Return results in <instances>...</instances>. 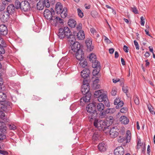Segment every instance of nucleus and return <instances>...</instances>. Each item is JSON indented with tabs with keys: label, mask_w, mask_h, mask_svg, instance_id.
Masks as SVG:
<instances>
[{
	"label": "nucleus",
	"mask_w": 155,
	"mask_h": 155,
	"mask_svg": "<svg viewBox=\"0 0 155 155\" xmlns=\"http://www.w3.org/2000/svg\"><path fill=\"white\" fill-rule=\"evenodd\" d=\"M96 103L93 101L92 103L88 104L86 107L87 115L90 121L94 119L97 116V114L96 110Z\"/></svg>",
	"instance_id": "obj_1"
},
{
	"label": "nucleus",
	"mask_w": 155,
	"mask_h": 155,
	"mask_svg": "<svg viewBox=\"0 0 155 155\" xmlns=\"http://www.w3.org/2000/svg\"><path fill=\"white\" fill-rule=\"evenodd\" d=\"M58 35L60 39H63L66 37L68 39V40L69 38H71V36H74L72 34L70 29L67 27L60 28L58 30Z\"/></svg>",
	"instance_id": "obj_2"
},
{
	"label": "nucleus",
	"mask_w": 155,
	"mask_h": 155,
	"mask_svg": "<svg viewBox=\"0 0 155 155\" xmlns=\"http://www.w3.org/2000/svg\"><path fill=\"white\" fill-rule=\"evenodd\" d=\"M68 43L69 45V49L74 52H77L81 50L80 45L78 42H75L74 36H71V38H69Z\"/></svg>",
	"instance_id": "obj_3"
},
{
	"label": "nucleus",
	"mask_w": 155,
	"mask_h": 155,
	"mask_svg": "<svg viewBox=\"0 0 155 155\" xmlns=\"http://www.w3.org/2000/svg\"><path fill=\"white\" fill-rule=\"evenodd\" d=\"M131 133L130 130H127L126 132L125 138L123 137L120 136L117 139L118 142L123 143L124 146L129 142L131 140Z\"/></svg>",
	"instance_id": "obj_4"
},
{
	"label": "nucleus",
	"mask_w": 155,
	"mask_h": 155,
	"mask_svg": "<svg viewBox=\"0 0 155 155\" xmlns=\"http://www.w3.org/2000/svg\"><path fill=\"white\" fill-rule=\"evenodd\" d=\"M98 101L99 102H104L105 105L107 107L110 106V103L105 93H103L101 95L98 97Z\"/></svg>",
	"instance_id": "obj_5"
},
{
	"label": "nucleus",
	"mask_w": 155,
	"mask_h": 155,
	"mask_svg": "<svg viewBox=\"0 0 155 155\" xmlns=\"http://www.w3.org/2000/svg\"><path fill=\"white\" fill-rule=\"evenodd\" d=\"M7 127L3 122H0V132L2 134H0V140H2L6 138V136L4 134L6 132Z\"/></svg>",
	"instance_id": "obj_6"
},
{
	"label": "nucleus",
	"mask_w": 155,
	"mask_h": 155,
	"mask_svg": "<svg viewBox=\"0 0 155 155\" xmlns=\"http://www.w3.org/2000/svg\"><path fill=\"white\" fill-rule=\"evenodd\" d=\"M44 15L45 18L51 22L55 16H53L52 12L48 9H46L44 12Z\"/></svg>",
	"instance_id": "obj_7"
},
{
	"label": "nucleus",
	"mask_w": 155,
	"mask_h": 155,
	"mask_svg": "<svg viewBox=\"0 0 155 155\" xmlns=\"http://www.w3.org/2000/svg\"><path fill=\"white\" fill-rule=\"evenodd\" d=\"M118 132L120 131L117 127H113L110 131V136L113 138L116 137L118 135Z\"/></svg>",
	"instance_id": "obj_8"
},
{
	"label": "nucleus",
	"mask_w": 155,
	"mask_h": 155,
	"mask_svg": "<svg viewBox=\"0 0 155 155\" xmlns=\"http://www.w3.org/2000/svg\"><path fill=\"white\" fill-rule=\"evenodd\" d=\"M90 87L89 84H87V82L86 84H83L82 86L81 91L83 94H87L88 93Z\"/></svg>",
	"instance_id": "obj_9"
},
{
	"label": "nucleus",
	"mask_w": 155,
	"mask_h": 155,
	"mask_svg": "<svg viewBox=\"0 0 155 155\" xmlns=\"http://www.w3.org/2000/svg\"><path fill=\"white\" fill-rule=\"evenodd\" d=\"M75 57L79 61L84 59V55L82 49L78 50V51L76 52Z\"/></svg>",
	"instance_id": "obj_10"
},
{
	"label": "nucleus",
	"mask_w": 155,
	"mask_h": 155,
	"mask_svg": "<svg viewBox=\"0 0 155 155\" xmlns=\"http://www.w3.org/2000/svg\"><path fill=\"white\" fill-rule=\"evenodd\" d=\"M85 43L88 51H91L94 48V46L92 45V41L90 38L86 39Z\"/></svg>",
	"instance_id": "obj_11"
},
{
	"label": "nucleus",
	"mask_w": 155,
	"mask_h": 155,
	"mask_svg": "<svg viewBox=\"0 0 155 155\" xmlns=\"http://www.w3.org/2000/svg\"><path fill=\"white\" fill-rule=\"evenodd\" d=\"M124 153V149L122 147H118L114 150V155H123Z\"/></svg>",
	"instance_id": "obj_12"
},
{
	"label": "nucleus",
	"mask_w": 155,
	"mask_h": 155,
	"mask_svg": "<svg viewBox=\"0 0 155 155\" xmlns=\"http://www.w3.org/2000/svg\"><path fill=\"white\" fill-rule=\"evenodd\" d=\"M10 15L6 12H4L0 18L1 21L3 22L7 21L9 18Z\"/></svg>",
	"instance_id": "obj_13"
},
{
	"label": "nucleus",
	"mask_w": 155,
	"mask_h": 155,
	"mask_svg": "<svg viewBox=\"0 0 155 155\" xmlns=\"http://www.w3.org/2000/svg\"><path fill=\"white\" fill-rule=\"evenodd\" d=\"M15 10L14 5L12 4H10L8 6L6 12L10 15H12L14 12Z\"/></svg>",
	"instance_id": "obj_14"
},
{
	"label": "nucleus",
	"mask_w": 155,
	"mask_h": 155,
	"mask_svg": "<svg viewBox=\"0 0 155 155\" xmlns=\"http://www.w3.org/2000/svg\"><path fill=\"white\" fill-rule=\"evenodd\" d=\"M8 29L7 27L4 25H0V34L5 36L7 34Z\"/></svg>",
	"instance_id": "obj_15"
},
{
	"label": "nucleus",
	"mask_w": 155,
	"mask_h": 155,
	"mask_svg": "<svg viewBox=\"0 0 155 155\" xmlns=\"http://www.w3.org/2000/svg\"><path fill=\"white\" fill-rule=\"evenodd\" d=\"M114 104L116 105V108L117 109H119L123 105L124 102L123 101H120L119 98H118L115 100Z\"/></svg>",
	"instance_id": "obj_16"
},
{
	"label": "nucleus",
	"mask_w": 155,
	"mask_h": 155,
	"mask_svg": "<svg viewBox=\"0 0 155 155\" xmlns=\"http://www.w3.org/2000/svg\"><path fill=\"white\" fill-rule=\"evenodd\" d=\"M90 71L89 69L85 68L81 72V78H88L89 77Z\"/></svg>",
	"instance_id": "obj_17"
},
{
	"label": "nucleus",
	"mask_w": 155,
	"mask_h": 155,
	"mask_svg": "<svg viewBox=\"0 0 155 155\" xmlns=\"http://www.w3.org/2000/svg\"><path fill=\"white\" fill-rule=\"evenodd\" d=\"M63 8V6L60 2H58L55 5V11L57 14H59L61 12Z\"/></svg>",
	"instance_id": "obj_18"
},
{
	"label": "nucleus",
	"mask_w": 155,
	"mask_h": 155,
	"mask_svg": "<svg viewBox=\"0 0 155 155\" xmlns=\"http://www.w3.org/2000/svg\"><path fill=\"white\" fill-rule=\"evenodd\" d=\"M93 88L94 89L99 88L100 87L99 84V79H96L95 80H94L92 84Z\"/></svg>",
	"instance_id": "obj_19"
},
{
	"label": "nucleus",
	"mask_w": 155,
	"mask_h": 155,
	"mask_svg": "<svg viewBox=\"0 0 155 155\" xmlns=\"http://www.w3.org/2000/svg\"><path fill=\"white\" fill-rule=\"evenodd\" d=\"M53 20L54 24L55 26L57 25L58 23L62 25L64 23L63 20L59 17H55Z\"/></svg>",
	"instance_id": "obj_20"
},
{
	"label": "nucleus",
	"mask_w": 155,
	"mask_h": 155,
	"mask_svg": "<svg viewBox=\"0 0 155 155\" xmlns=\"http://www.w3.org/2000/svg\"><path fill=\"white\" fill-rule=\"evenodd\" d=\"M119 120L121 123L124 124H128L129 121V119L126 116H121L119 118Z\"/></svg>",
	"instance_id": "obj_21"
},
{
	"label": "nucleus",
	"mask_w": 155,
	"mask_h": 155,
	"mask_svg": "<svg viewBox=\"0 0 155 155\" xmlns=\"http://www.w3.org/2000/svg\"><path fill=\"white\" fill-rule=\"evenodd\" d=\"M91 99V95L88 94L81 99V102L87 103Z\"/></svg>",
	"instance_id": "obj_22"
},
{
	"label": "nucleus",
	"mask_w": 155,
	"mask_h": 155,
	"mask_svg": "<svg viewBox=\"0 0 155 155\" xmlns=\"http://www.w3.org/2000/svg\"><path fill=\"white\" fill-rule=\"evenodd\" d=\"M76 35L79 40H82L85 38V34L83 31H80L77 33Z\"/></svg>",
	"instance_id": "obj_23"
},
{
	"label": "nucleus",
	"mask_w": 155,
	"mask_h": 155,
	"mask_svg": "<svg viewBox=\"0 0 155 155\" xmlns=\"http://www.w3.org/2000/svg\"><path fill=\"white\" fill-rule=\"evenodd\" d=\"M68 25L70 27L74 28L76 25V22L72 18H70L68 21Z\"/></svg>",
	"instance_id": "obj_24"
},
{
	"label": "nucleus",
	"mask_w": 155,
	"mask_h": 155,
	"mask_svg": "<svg viewBox=\"0 0 155 155\" xmlns=\"http://www.w3.org/2000/svg\"><path fill=\"white\" fill-rule=\"evenodd\" d=\"M60 15L62 18H64L68 15L67 9L66 8H64L60 13Z\"/></svg>",
	"instance_id": "obj_25"
},
{
	"label": "nucleus",
	"mask_w": 155,
	"mask_h": 155,
	"mask_svg": "<svg viewBox=\"0 0 155 155\" xmlns=\"http://www.w3.org/2000/svg\"><path fill=\"white\" fill-rule=\"evenodd\" d=\"M98 148L101 152H104L106 150V145L104 143H100L98 145Z\"/></svg>",
	"instance_id": "obj_26"
},
{
	"label": "nucleus",
	"mask_w": 155,
	"mask_h": 155,
	"mask_svg": "<svg viewBox=\"0 0 155 155\" xmlns=\"http://www.w3.org/2000/svg\"><path fill=\"white\" fill-rule=\"evenodd\" d=\"M100 123H101L100 126L101 127H100L99 130H104L105 129L107 128V124L105 121L102 120H100Z\"/></svg>",
	"instance_id": "obj_27"
},
{
	"label": "nucleus",
	"mask_w": 155,
	"mask_h": 155,
	"mask_svg": "<svg viewBox=\"0 0 155 155\" xmlns=\"http://www.w3.org/2000/svg\"><path fill=\"white\" fill-rule=\"evenodd\" d=\"M92 66L93 68H101L100 64L98 61L96 60L95 61H93V62H92Z\"/></svg>",
	"instance_id": "obj_28"
},
{
	"label": "nucleus",
	"mask_w": 155,
	"mask_h": 155,
	"mask_svg": "<svg viewBox=\"0 0 155 155\" xmlns=\"http://www.w3.org/2000/svg\"><path fill=\"white\" fill-rule=\"evenodd\" d=\"M40 0L37 3V7L38 10H40L43 9L44 7V3L42 2H41Z\"/></svg>",
	"instance_id": "obj_29"
},
{
	"label": "nucleus",
	"mask_w": 155,
	"mask_h": 155,
	"mask_svg": "<svg viewBox=\"0 0 155 155\" xmlns=\"http://www.w3.org/2000/svg\"><path fill=\"white\" fill-rule=\"evenodd\" d=\"M97 105V110L100 111H101L104 108V106L103 104L101 103H99L97 104H96Z\"/></svg>",
	"instance_id": "obj_30"
},
{
	"label": "nucleus",
	"mask_w": 155,
	"mask_h": 155,
	"mask_svg": "<svg viewBox=\"0 0 155 155\" xmlns=\"http://www.w3.org/2000/svg\"><path fill=\"white\" fill-rule=\"evenodd\" d=\"M22 10L24 12H26L28 10H29L30 9V5L28 3L26 2L22 7Z\"/></svg>",
	"instance_id": "obj_31"
},
{
	"label": "nucleus",
	"mask_w": 155,
	"mask_h": 155,
	"mask_svg": "<svg viewBox=\"0 0 155 155\" xmlns=\"http://www.w3.org/2000/svg\"><path fill=\"white\" fill-rule=\"evenodd\" d=\"M89 58L90 61L91 62H93V61H94L96 60V56L94 54H91L89 55Z\"/></svg>",
	"instance_id": "obj_32"
},
{
	"label": "nucleus",
	"mask_w": 155,
	"mask_h": 155,
	"mask_svg": "<svg viewBox=\"0 0 155 155\" xmlns=\"http://www.w3.org/2000/svg\"><path fill=\"white\" fill-rule=\"evenodd\" d=\"M94 124L95 127L97 128L99 130L100 127H101L100 120L99 121L97 120H95L94 121Z\"/></svg>",
	"instance_id": "obj_33"
},
{
	"label": "nucleus",
	"mask_w": 155,
	"mask_h": 155,
	"mask_svg": "<svg viewBox=\"0 0 155 155\" xmlns=\"http://www.w3.org/2000/svg\"><path fill=\"white\" fill-rule=\"evenodd\" d=\"M6 95L3 92H0V101L3 102L5 101Z\"/></svg>",
	"instance_id": "obj_34"
},
{
	"label": "nucleus",
	"mask_w": 155,
	"mask_h": 155,
	"mask_svg": "<svg viewBox=\"0 0 155 155\" xmlns=\"http://www.w3.org/2000/svg\"><path fill=\"white\" fill-rule=\"evenodd\" d=\"M8 104L9 105L8 106H3L2 107V109L4 111L7 112L8 111L10 110L11 108L10 106L11 103L10 102L8 103Z\"/></svg>",
	"instance_id": "obj_35"
},
{
	"label": "nucleus",
	"mask_w": 155,
	"mask_h": 155,
	"mask_svg": "<svg viewBox=\"0 0 155 155\" xmlns=\"http://www.w3.org/2000/svg\"><path fill=\"white\" fill-rule=\"evenodd\" d=\"M79 64L83 68L86 67L87 64V61L85 60H83V59L80 60Z\"/></svg>",
	"instance_id": "obj_36"
},
{
	"label": "nucleus",
	"mask_w": 155,
	"mask_h": 155,
	"mask_svg": "<svg viewBox=\"0 0 155 155\" xmlns=\"http://www.w3.org/2000/svg\"><path fill=\"white\" fill-rule=\"evenodd\" d=\"M100 69L101 68H96L94 69L92 72L93 75L94 76H96L97 75L100 71Z\"/></svg>",
	"instance_id": "obj_37"
},
{
	"label": "nucleus",
	"mask_w": 155,
	"mask_h": 155,
	"mask_svg": "<svg viewBox=\"0 0 155 155\" xmlns=\"http://www.w3.org/2000/svg\"><path fill=\"white\" fill-rule=\"evenodd\" d=\"M15 8H16L17 9H18L20 8H22L21 7V4L20 3V2L17 0H16L15 1Z\"/></svg>",
	"instance_id": "obj_38"
},
{
	"label": "nucleus",
	"mask_w": 155,
	"mask_h": 155,
	"mask_svg": "<svg viewBox=\"0 0 155 155\" xmlns=\"http://www.w3.org/2000/svg\"><path fill=\"white\" fill-rule=\"evenodd\" d=\"M104 93V91L103 90H99L95 91L94 93V95L95 96H99Z\"/></svg>",
	"instance_id": "obj_39"
},
{
	"label": "nucleus",
	"mask_w": 155,
	"mask_h": 155,
	"mask_svg": "<svg viewBox=\"0 0 155 155\" xmlns=\"http://www.w3.org/2000/svg\"><path fill=\"white\" fill-rule=\"evenodd\" d=\"M44 6H45L46 8H48L50 6V4L49 0H44L43 2Z\"/></svg>",
	"instance_id": "obj_40"
},
{
	"label": "nucleus",
	"mask_w": 155,
	"mask_h": 155,
	"mask_svg": "<svg viewBox=\"0 0 155 155\" xmlns=\"http://www.w3.org/2000/svg\"><path fill=\"white\" fill-rule=\"evenodd\" d=\"M78 13V16L81 18H82L84 16V14L83 12L80 8L77 9Z\"/></svg>",
	"instance_id": "obj_41"
},
{
	"label": "nucleus",
	"mask_w": 155,
	"mask_h": 155,
	"mask_svg": "<svg viewBox=\"0 0 155 155\" xmlns=\"http://www.w3.org/2000/svg\"><path fill=\"white\" fill-rule=\"evenodd\" d=\"M105 111L107 114H111L114 112V110L112 108H107Z\"/></svg>",
	"instance_id": "obj_42"
},
{
	"label": "nucleus",
	"mask_w": 155,
	"mask_h": 155,
	"mask_svg": "<svg viewBox=\"0 0 155 155\" xmlns=\"http://www.w3.org/2000/svg\"><path fill=\"white\" fill-rule=\"evenodd\" d=\"M99 136L97 133H94L92 137V139L94 141H96L98 139Z\"/></svg>",
	"instance_id": "obj_43"
},
{
	"label": "nucleus",
	"mask_w": 155,
	"mask_h": 155,
	"mask_svg": "<svg viewBox=\"0 0 155 155\" xmlns=\"http://www.w3.org/2000/svg\"><path fill=\"white\" fill-rule=\"evenodd\" d=\"M117 93V89L115 87H114L112 89V91H111V94L113 96H115Z\"/></svg>",
	"instance_id": "obj_44"
},
{
	"label": "nucleus",
	"mask_w": 155,
	"mask_h": 155,
	"mask_svg": "<svg viewBox=\"0 0 155 155\" xmlns=\"http://www.w3.org/2000/svg\"><path fill=\"white\" fill-rule=\"evenodd\" d=\"M131 10L132 12L134 13L135 14H138V10H137V8L134 6L133 7H131Z\"/></svg>",
	"instance_id": "obj_45"
},
{
	"label": "nucleus",
	"mask_w": 155,
	"mask_h": 155,
	"mask_svg": "<svg viewBox=\"0 0 155 155\" xmlns=\"http://www.w3.org/2000/svg\"><path fill=\"white\" fill-rule=\"evenodd\" d=\"M5 47L2 46L0 44V53L1 54H4L5 53V50L4 48Z\"/></svg>",
	"instance_id": "obj_46"
},
{
	"label": "nucleus",
	"mask_w": 155,
	"mask_h": 155,
	"mask_svg": "<svg viewBox=\"0 0 155 155\" xmlns=\"http://www.w3.org/2000/svg\"><path fill=\"white\" fill-rule=\"evenodd\" d=\"M84 79L83 80V84H86L87 82V84H89V83L90 82V80L89 79V78H84Z\"/></svg>",
	"instance_id": "obj_47"
},
{
	"label": "nucleus",
	"mask_w": 155,
	"mask_h": 155,
	"mask_svg": "<svg viewBox=\"0 0 155 155\" xmlns=\"http://www.w3.org/2000/svg\"><path fill=\"white\" fill-rule=\"evenodd\" d=\"M0 44L1 45V46L3 47H6V44L4 42L3 39L2 38H0Z\"/></svg>",
	"instance_id": "obj_48"
},
{
	"label": "nucleus",
	"mask_w": 155,
	"mask_h": 155,
	"mask_svg": "<svg viewBox=\"0 0 155 155\" xmlns=\"http://www.w3.org/2000/svg\"><path fill=\"white\" fill-rule=\"evenodd\" d=\"M127 108L126 107L122 108L120 110V112L122 113H126L127 111Z\"/></svg>",
	"instance_id": "obj_49"
},
{
	"label": "nucleus",
	"mask_w": 155,
	"mask_h": 155,
	"mask_svg": "<svg viewBox=\"0 0 155 155\" xmlns=\"http://www.w3.org/2000/svg\"><path fill=\"white\" fill-rule=\"evenodd\" d=\"M106 114H107L106 113V112L105 110L100 113V115L101 118H102L106 116Z\"/></svg>",
	"instance_id": "obj_50"
},
{
	"label": "nucleus",
	"mask_w": 155,
	"mask_h": 155,
	"mask_svg": "<svg viewBox=\"0 0 155 155\" xmlns=\"http://www.w3.org/2000/svg\"><path fill=\"white\" fill-rule=\"evenodd\" d=\"M5 117V115L4 113L2 111H0V118L2 120H4Z\"/></svg>",
	"instance_id": "obj_51"
},
{
	"label": "nucleus",
	"mask_w": 155,
	"mask_h": 155,
	"mask_svg": "<svg viewBox=\"0 0 155 155\" xmlns=\"http://www.w3.org/2000/svg\"><path fill=\"white\" fill-rule=\"evenodd\" d=\"M134 101L136 105H138L139 103V101L138 97H136L134 98Z\"/></svg>",
	"instance_id": "obj_52"
},
{
	"label": "nucleus",
	"mask_w": 155,
	"mask_h": 155,
	"mask_svg": "<svg viewBox=\"0 0 155 155\" xmlns=\"http://www.w3.org/2000/svg\"><path fill=\"white\" fill-rule=\"evenodd\" d=\"M134 43L136 49L137 50H139V46L136 40H134Z\"/></svg>",
	"instance_id": "obj_53"
},
{
	"label": "nucleus",
	"mask_w": 155,
	"mask_h": 155,
	"mask_svg": "<svg viewBox=\"0 0 155 155\" xmlns=\"http://www.w3.org/2000/svg\"><path fill=\"white\" fill-rule=\"evenodd\" d=\"M5 5L2 3H0V11H2L4 10L5 8Z\"/></svg>",
	"instance_id": "obj_54"
},
{
	"label": "nucleus",
	"mask_w": 155,
	"mask_h": 155,
	"mask_svg": "<svg viewBox=\"0 0 155 155\" xmlns=\"http://www.w3.org/2000/svg\"><path fill=\"white\" fill-rule=\"evenodd\" d=\"M9 127L11 130H14L16 129V127L13 124L9 125Z\"/></svg>",
	"instance_id": "obj_55"
},
{
	"label": "nucleus",
	"mask_w": 155,
	"mask_h": 155,
	"mask_svg": "<svg viewBox=\"0 0 155 155\" xmlns=\"http://www.w3.org/2000/svg\"><path fill=\"white\" fill-rule=\"evenodd\" d=\"M122 90L124 93H126L128 91V87L124 86H123L122 88Z\"/></svg>",
	"instance_id": "obj_56"
},
{
	"label": "nucleus",
	"mask_w": 155,
	"mask_h": 155,
	"mask_svg": "<svg viewBox=\"0 0 155 155\" xmlns=\"http://www.w3.org/2000/svg\"><path fill=\"white\" fill-rule=\"evenodd\" d=\"M140 20H141V25L142 26H143L144 24L145 21H144V18L143 17V16H141L140 17Z\"/></svg>",
	"instance_id": "obj_57"
},
{
	"label": "nucleus",
	"mask_w": 155,
	"mask_h": 155,
	"mask_svg": "<svg viewBox=\"0 0 155 155\" xmlns=\"http://www.w3.org/2000/svg\"><path fill=\"white\" fill-rule=\"evenodd\" d=\"M104 41L106 42L107 43L110 44L111 43V41L108 39L107 37L105 36V38L104 39Z\"/></svg>",
	"instance_id": "obj_58"
},
{
	"label": "nucleus",
	"mask_w": 155,
	"mask_h": 155,
	"mask_svg": "<svg viewBox=\"0 0 155 155\" xmlns=\"http://www.w3.org/2000/svg\"><path fill=\"white\" fill-rule=\"evenodd\" d=\"M123 49L124 51L126 52V53H127L129 51V48L128 47L126 46V45H124Z\"/></svg>",
	"instance_id": "obj_59"
},
{
	"label": "nucleus",
	"mask_w": 155,
	"mask_h": 155,
	"mask_svg": "<svg viewBox=\"0 0 155 155\" xmlns=\"http://www.w3.org/2000/svg\"><path fill=\"white\" fill-rule=\"evenodd\" d=\"M107 120L112 123L113 121L114 118L112 116H109L107 118Z\"/></svg>",
	"instance_id": "obj_60"
},
{
	"label": "nucleus",
	"mask_w": 155,
	"mask_h": 155,
	"mask_svg": "<svg viewBox=\"0 0 155 155\" xmlns=\"http://www.w3.org/2000/svg\"><path fill=\"white\" fill-rule=\"evenodd\" d=\"M0 153L4 155H7L8 154L7 152L1 150H0Z\"/></svg>",
	"instance_id": "obj_61"
},
{
	"label": "nucleus",
	"mask_w": 155,
	"mask_h": 155,
	"mask_svg": "<svg viewBox=\"0 0 155 155\" xmlns=\"http://www.w3.org/2000/svg\"><path fill=\"white\" fill-rule=\"evenodd\" d=\"M150 147L149 145L148 146L147 149V153L149 155H150Z\"/></svg>",
	"instance_id": "obj_62"
},
{
	"label": "nucleus",
	"mask_w": 155,
	"mask_h": 155,
	"mask_svg": "<svg viewBox=\"0 0 155 155\" xmlns=\"http://www.w3.org/2000/svg\"><path fill=\"white\" fill-rule=\"evenodd\" d=\"M119 81L120 79L119 78H116V79H115L114 78L113 79V82L115 83H116Z\"/></svg>",
	"instance_id": "obj_63"
},
{
	"label": "nucleus",
	"mask_w": 155,
	"mask_h": 155,
	"mask_svg": "<svg viewBox=\"0 0 155 155\" xmlns=\"http://www.w3.org/2000/svg\"><path fill=\"white\" fill-rule=\"evenodd\" d=\"M82 25L81 23H79L77 27V28L78 30H80L81 29Z\"/></svg>",
	"instance_id": "obj_64"
}]
</instances>
